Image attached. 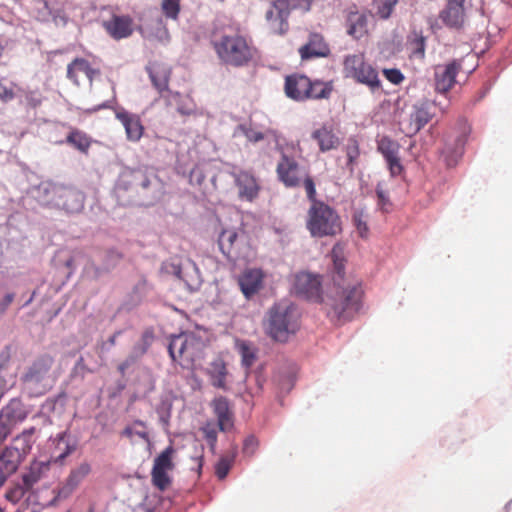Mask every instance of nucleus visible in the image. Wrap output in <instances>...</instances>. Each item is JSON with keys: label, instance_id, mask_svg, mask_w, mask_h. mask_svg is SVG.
Masks as SVG:
<instances>
[{"label": "nucleus", "instance_id": "13", "mask_svg": "<svg viewBox=\"0 0 512 512\" xmlns=\"http://www.w3.org/2000/svg\"><path fill=\"white\" fill-rule=\"evenodd\" d=\"M49 442L52 451L48 461L55 464H63L65 459L74 453L79 445L78 438L72 435L68 428L57 433L54 437H50Z\"/></svg>", "mask_w": 512, "mask_h": 512}, {"label": "nucleus", "instance_id": "22", "mask_svg": "<svg viewBox=\"0 0 512 512\" xmlns=\"http://www.w3.org/2000/svg\"><path fill=\"white\" fill-rule=\"evenodd\" d=\"M310 88V78L306 75H289L285 79V93L295 101H304Z\"/></svg>", "mask_w": 512, "mask_h": 512}, {"label": "nucleus", "instance_id": "61", "mask_svg": "<svg viewBox=\"0 0 512 512\" xmlns=\"http://www.w3.org/2000/svg\"><path fill=\"white\" fill-rule=\"evenodd\" d=\"M397 0H385L378 6L377 14L381 19H388L396 5Z\"/></svg>", "mask_w": 512, "mask_h": 512}, {"label": "nucleus", "instance_id": "51", "mask_svg": "<svg viewBox=\"0 0 512 512\" xmlns=\"http://www.w3.org/2000/svg\"><path fill=\"white\" fill-rule=\"evenodd\" d=\"M299 53L303 60H308L315 57H325L328 54V49L317 50L312 43H307L299 49Z\"/></svg>", "mask_w": 512, "mask_h": 512}, {"label": "nucleus", "instance_id": "23", "mask_svg": "<svg viewBox=\"0 0 512 512\" xmlns=\"http://www.w3.org/2000/svg\"><path fill=\"white\" fill-rule=\"evenodd\" d=\"M50 461H33L29 467L21 475V485L24 489L29 492H33L32 489L49 471Z\"/></svg>", "mask_w": 512, "mask_h": 512}, {"label": "nucleus", "instance_id": "10", "mask_svg": "<svg viewBox=\"0 0 512 512\" xmlns=\"http://www.w3.org/2000/svg\"><path fill=\"white\" fill-rule=\"evenodd\" d=\"M91 471L92 467L88 461H83L72 468L66 479L57 488L53 489L54 497L46 506L54 507L59 501L69 498Z\"/></svg>", "mask_w": 512, "mask_h": 512}, {"label": "nucleus", "instance_id": "20", "mask_svg": "<svg viewBox=\"0 0 512 512\" xmlns=\"http://www.w3.org/2000/svg\"><path fill=\"white\" fill-rule=\"evenodd\" d=\"M213 413L217 417L220 431L226 432L234 426L233 412L229 400L225 396H217L211 402Z\"/></svg>", "mask_w": 512, "mask_h": 512}, {"label": "nucleus", "instance_id": "48", "mask_svg": "<svg viewBox=\"0 0 512 512\" xmlns=\"http://www.w3.org/2000/svg\"><path fill=\"white\" fill-rule=\"evenodd\" d=\"M152 484L160 491H165L171 484L172 479L167 471L152 469Z\"/></svg>", "mask_w": 512, "mask_h": 512}, {"label": "nucleus", "instance_id": "41", "mask_svg": "<svg viewBox=\"0 0 512 512\" xmlns=\"http://www.w3.org/2000/svg\"><path fill=\"white\" fill-rule=\"evenodd\" d=\"M311 88L305 95L306 99H327L332 92V85L330 82H323L320 80L311 81Z\"/></svg>", "mask_w": 512, "mask_h": 512}, {"label": "nucleus", "instance_id": "39", "mask_svg": "<svg viewBox=\"0 0 512 512\" xmlns=\"http://www.w3.org/2000/svg\"><path fill=\"white\" fill-rule=\"evenodd\" d=\"M66 143L82 153H87L91 145V139L83 131L74 129L67 135Z\"/></svg>", "mask_w": 512, "mask_h": 512}, {"label": "nucleus", "instance_id": "18", "mask_svg": "<svg viewBox=\"0 0 512 512\" xmlns=\"http://www.w3.org/2000/svg\"><path fill=\"white\" fill-rule=\"evenodd\" d=\"M463 59H453L444 66L435 69V89L437 92L446 93L456 82V76L462 67Z\"/></svg>", "mask_w": 512, "mask_h": 512}, {"label": "nucleus", "instance_id": "27", "mask_svg": "<svg viewBox=\"0 0 512 512\" xmlns=\"http://www.w3.org/2000/svg\"><path fill=\"white\" fill-rule=\"evenodd\" d=\"M116 118L125 128L127 138L131 141H138L143 135V126L138 116L125 110L118 111Z\"/></svg>", "mask_w": 512, "mask_h": 512}, {"label": "nucleus", "instance_id": "36", "mask_svg": "<svg viewBox=\"0 0 512 512\" xmlns=\"http://www.w3.org/2000/svg\"><path fill=\"white\" fill-rule=\"evenodd\" d=\"M296 373L297 368L295 365L281 368L278 371L274 381L281 393L288 394L293 389L296 382Z\"/></svg>", "mask_w": 512, "mask_h": 512}, {"label": "nucleus", "instance_id": "11", "mask_svg": "<svg viewBox=\"0 0 512 512\" xmlns=\"http://www.w3.org/2000/svg\"><path fill=\"white\" fill-rule=\"evenodd\" d=\"M276 140V150L280 153V161L276 167V173L279 181L286 187L294 188L300 185L301 178L299 177V164L293 156L288 155L284 145L280 143L279 136L274 132Z\"/></svg>", "mask_w": 512, "mask_h": 512}, {"label": "nucleus", "instance_id": "7", "mask_svg": "<svg viewBox=\"0 0 512 512\" xmlns=\"http://www.w3.org/2000/svg\"><path fill=\"white\" fill-rule=\"evenodd\" d=\"M214 49L225 64L241 67L246 65L252 55L244 37L234 34H222L219 39H212Z\"/></svg>", "mask_w": 512, "mask_h": 512}, {"label": "nucleus", "instance_id": "44", "mask_svg": "<svg viewBox=\"0 0 512 512\" xmlns=\"http://www.w3.org/2000/svg\"><path fill=\"white\" fill-rule=\"evenodd\" d=\"M175 452L172 445L166 447L158 456L154 459L152 469L168 471L174 468L172 461L173 453Z\"/></svg>", "mask_w": 512, "mask_h": 512}, {"label": "nucleus", "instance_id": "4", "mask_svg": "<svg viewBox=\"0 0 512 512\" xmlns=\"http://www.w3.org/2000/svg\"><path fill=\"white\" fill-rule=\"evenodd\" d=\"M36 431L35 427L24 429L0 453V488L18 470L21 462L31 452L36 441Z\"/></svg>", "mask_w": 512, "mask_h": 512}, {"label": "nucleus", "instance_id": "16", "mask_svg": "<svg viewBox=\"0 0 512 512\" xmlns=\"http://www.w3.org/2000/svg\"><path fill=\"white\" fill-rule=\"evenodd\" d=\"M466 0H447L445 7L439 12V19L449 29L460 30L465 20L464 3Z\"/></svg>", "mask_w": 512, "mask_h": 512}, {"label": "nucleus", "instance_id": "31", "mask_svg": "<svg viewBox=\"0 0 512 512\" xmlns=\"http://www.w3.org/2000/svg\"><path fill=\"white\" fill-rule=\"evenodd\" d=\"M61 188V185L52 182H41L35 190V197L41 205L54 208Z\"/></svg>", "mask_w": 512, "mask_h": 512}, {"label": "nucleus", "instance_id": "1", "mask_svg": "<svg viewBox=\"0 0 512 512\" xmlns=\"http://www.w3.org/2000/svg\"><path fill=\"white\" fill-rule=\"evenodd\" d=\"M114 192L123 206H153L162 196L157 176L145 168H125L119 175Z\"/></svg>", "mask_w": 512, "mask_h": 512}, {"label": "nucleus", "instance_id": "60", "mask_svg": "<svg viewBox=\"0 0 512 512\" xmlns=\"http://www.w3.org/2000/svg\"><path fill=\"white\" fill-rule=\"evenodd\" d=\"M258 440L254 435L247 436L243 441L242 452L246 456H252L258 447Z\"/></svg>", "mask_w": 512, "mask_h": 512}, {"label": "nucleus", "instance_id": "3", "mask_svg": "<svg viewBox=\"0 0 512 512\" xmlns=\"http://www.w3.org/2000/svg\"><path fill=\"white\" fill-rule=\"evenodd\" d=\"M298 317L297 308L293 303L277 302L267 312L265 331L273 340L286 342L289 336L299 329Z\"/></svg>", "mask_w": 512, "mask_h": 512}, {"label": "nucleus", "instance_id": "58", "mask_svg": "<svg viewBox=\"0 0 512 512\" xmlns=\"http://www.w3.org/2000/svg\"><path fill=\"white\" fill-rule=\"evenodd\" d=\"M303 184L306 190L307 198L311 202V204H314V202H322L321 200L316 199V187L312 177L306 175Z\"/></svg>", "mask_w": 512, "mask_h": 512}, {"label": "nucleus", "instance_id": "57", "mask_svg": "<svg viewBox=\"0 0 512 512\" xmlns=\"http://www.w3.org/2000/svg\"><path fill=\"white\" fill-rule=\"evenodd\" d=\"M158 415H166V418L171 417L172 401L167 395H161L160 402L156 407Z\"/></svg>", "mask_w": 512, "mask_h": 512}, {"label": "nucleus", "instance_id": "26", "mask_svg": "<svg viewBox=\"0 0 512 512\" xmlns=\"http://www.w3.org/2000/svg\"><path fill=\"white\" fill-rule=\"evenodd\" d=\"M153 290L154 285L142 275L133 286L132 291L129 294V299L124 303V307L128 311L134 309L139 306Z\"/></svg>", "mask_w": 512, "mask_h": 512}, {"label": "nucleus", "instance_id": "6", "mask_svg": "<svg viewBox=\"0 0 512 512\" xmlns=\"http://www.w3.org/2000/svg\"><path fill=\"white\" fill-rule=\"evenodd\" d=\"M306 228L313 238L331 237L342 231V223L337 211L325 202L311 204Z\"/></svg>", "mask_w": 512, "mask_h": 512}, {"label": "nucleus", "instance_id": "5", "mask_svg": "<svg viewBox=\"0 0 512 512\" xmlns=\"http://www.w3.org/2000/svg\"><path fill=\"white\" fill-rule=\"evenodd\" d=\"M54 361L53 356L44 353L37 356L25 368L20 376V382L29 397H41L52 389L53 381L50 380V371Z\"/></svg>", "mask_w": 512, "mask_h": 512}, {"label": "nucleus", "instance_id": "53", "mask_svg": "<svg viewBox=\"0 0 512 512\" xmlns=\"http://www.w3.org/2000/svg\"><path fill=\"white\" fill-rule=\"evenodd\" d=\"M241 363L246 369L250 368L256 359L254 350L245 342L240 345Z\"/></svg>", "mask_w": 512, "mask_h": 512}, {"label": "nucleus", "instance_id": "38", "mask_svg": "<svg viewBox=\"0 0 512 512\" xmlns=\"http://www.w3.org/2000/svg\"><path fill=\"white\" fill-rule=\"evenodd\" d=\"M122 253L117 249H108L103 257L102 264L100 266H94V273L97 278L101 277L113 270L122 260Z\"/></svg>", "mask_w": 512, "mask_h": 512}, {"label": "nucleus", "instance_id": "17", "mask_svg": "<svg viewBox=\"0 0 512 512\" xmlns=\"http://www.w3.org/2000/svg\"><path fill=\"white\" fill-rule=\"evenodd\" d=\"M59 191V198H57L54 208L63 210L68 214L79 213L83 210L85 195L82 191L66 186H62Z\"/></svg>", "mask_w": 512, "mask_h": 512}, {"label": "nucleus", "instance_id": "21", "mask_svg": "<svg viewBox=\"0 0 512 512\" xmlns=\"http://www.w3.org/2000/svg\"><path fill=\"white\" fill-rule=\"evenodd\" d=\"M133 21L127 15H113L109 21L104 23V27L109 35L115 40L128 38L133 33Z\"/></svg>", "mask_w": 512, "mask_h": 512}, {"label": "nucleus", "instance_id": "12", "mask_svg": "<svg viewBox=\"0 0 512 512\" xmlns=\"http://www.w3.org/2000/svg\"><path fill=\"white\" fill-rule=\"evenodd\" d=\"M292 292L299 298L312 301L324 302L327 305V299L322 298L321 281L318 276L308 272L297 273L292 284Z\"/></svg>", "mask_w": 512, "mask_h": 512}, {"label": "nucleus", "instance_id": "14", "mask_svg": "<svg viewBox=\"0 0 512 512\" xmlns=\"http://www.w3.org/2000/svg\"><path fill=\"white\" fill-rule=\"evenodd\" d=\"M229 175L234 179L240 199L252 202L258 197L260 186L253 173L233 168V170L229 172Z\"/></svg>", "mask_w": 512, "mask_h": 512}, {"label": "nucleus", "instance_id": "40", "mask_svg": "<svg viewBox=\"0 0 512 512\" xmlns=\"http://www.w3.org/2000/svg\"><path fill=\"white\" fill-rule=\"evenodd\" d=\"M238 233L234 229H224L218 237V246L226 258H230Z\"/></svg>", "mask_w": 512, "mask_h": 512}, {"label": "nucleus", "instance_id": "56", "mask_svg": "<svg viewBox=\"0 0 512 512\" xmlns=\"http://www.w3.org/2000/svg\"><path fill=\"white\" fill-rule=\"evenodd\" d=\"M36 498L37 495L35 493H30L23 501L21 507L18 508L15 512H25L27 510L30 512H39L40 506L39 503H37Z\"/></svg>", "mask_w": 512, "mask_h": 512}, {"label": "nucleus", "instance_id": "43", "mask_svg": "<svg viewBox=\"0 0 512 512\" xmlns=\"http://www.w3.org/2000/svg\"><path fill=\"white\" fill-rule=\"evenodd\" d=\"M347 33L355 39H359L364 33L367 24L366 17L364 15H358L357 13L351 14L348 17Z\"/></svg>", "mask_w": 512, "mask_h": 512}, {"label": "nucleus", "instance_id": "52", "mask_svg": "<svg viewBox=\"0 0 512 512\" xmlns=\"http://www.w3.org/2000/svg\"><path fill=\"white\" fill-rule=\"evenodd\" d=\"M162 10L167 18L176 20L180 12V0H163Z\"/></svg>", "mask_w": 512, "mask_h": 512}, {"label": "nucleus", "instance_id": "2", "mask_svg": "<svg viewBox=\"0 0 512 512\" xmlns=\"http://www.w3.org/2000/svg\"><path fill=\"white\" fill-rule=\"evenodd\" d=\"M345 275L344 259L333 258L332 280L335 286L333 294L327 296L330 307L328 315L339 321L350 320L362 307L364 291L360 283L343 285Z\"/></svg>", "mask_w": 512, "mask_h": 512}, {"label": "nucleus", "instance_id": "55", "mask_svg": "<svg viewBox=\"0 0 512 512\" xmlns=\"http://www.w3.org/2000/svg\"><path fill=\"white\" fill-rule=\"evenodd\" d=\"M410 45L415 56L421 58L425 56L426 38L421 33L414 32V38L411 40Z\"/></svg>", "mask_w": 512, "mask_h": 512}, {"label": "nucleus", "instance_id": "29", "mask_svg": "<svg viewBox=\"0 0 512 512\" xmlns=\"http://www.w3.org/2000/svg\"><path fill=\"white\" fill-rule=\"evenodd\" d=\"M0 414L3 418H6L15 425L27 418L28 410L22 400L16 397L12 398L4 407H2Z\"/></svg>", "mask_w": 512, "mask_h": 512}, {"label": "nucleus", "instance_id": "32", "mask_svg": "<svg viewBox=\"0 0 512 512\" xmlns=\"http://www.w3.org/2000/svg\"><path fill=\"white\" fill-rule=\"evenodd\" d=\"M207 374L209 376L210 384L218 389L224 391L228 390L226 385V376L228 374L225 362L218 358L213 360L207 368Z\"/></svg>", "mask_w": 512, "mask_h": 512}, {"label": "nucleus", "instance_id": "46", "mask_svg": "<svg viewBox=\"0 0 512 512\" xmlns=\"http://www.w3.org/2000/svg\"><path fill=\"white\" fill-rule=\"evenodd\" d=\"M244 136L249 142L257 143L264 139V134L252 129L250 124L241 123L237 125L233 132V137Z\"/></svg>", "mask_w": 512, "mask_h": 512}, {"label": "nucleus", "instance_id": "30", "mask_svg": "<svg viewBox=\"0 0 512 512\" xmlns=\"http://www.w3.org/2000/svg\"><path fill=\"white\" fill-rule=\"evenodd\" d=\"M68 401L66 391L62 390L58 394L46 398L41 404L40 411L44 415L62 416L65 412Z\"/></svg>", "mask_w": 512, "mask_h": 512}, {"label": "nucleus", "instance_id": "34", "mask_svg": "<svg viewBox=\"0 0 512 512\" xmlns=\"http://www.w3.org/2000/svg\"><path fill=\"white\" fill-rule=\"evenodd\" d=\"M262 284L260 271L250 270L239 278V286L244 296L249 299L258 292Z\"/></svg>", "mask_w": 512, "mask_h": 512}, {"label": "nucleus", "instance_id": "24", "mask_svg": "<svg viewBox=\"0 0 512 512\" xmlns=\"http://www.w3.org/2000/svg\"><path fill=\"white\" fill-rule=\"evenodd\" d=\"M146 71L153 87L160 93L161 97L169 91L170 70L158 64L146 66Z\"/></svg>", "mask_w": 512, "mask_h": 512}, {"label": "nucleus", "instance_id": "62", "mask_svg": "<svg viewBox=\"0 0 512 512\" xmlns=\"http://www.w3.org/2000/svg\"><path fill=\"white\" fill-rule=\"evenodd\" d=\"M88 372L89 369L84 362V358L83 356H80L76 361L74 367L72 368L71 376L74 378L80 377L81 379H83Z\"/></svg>", "mask_w": 512, "mask_h": 512}, {"label": "nucleus", "instance_id": "25", "mask_svg": "<svg viewBox=\"0 0 512 512\" xmlns=\"http://www.w3.org/2000/svg\"><path fill=\"white\" fill-rule=\"evenodd\" d=\"M163 98L168 106H175L177 112L181 115L189 116L196 112V104L187 94H181L170 90Z\"/></svg>", "mask_w": 512, "mask_h": 512}, {"label": "nucleus", "instance_id": "15", "mask_svg": "<svg viewBox=\"0 0 512 512\" xmlns=\"http://www.w3.org/2000/svg\"><path fill=\"white\" fill-rule=\"evenodd\" d=\"M436 104L427 99L417 101L409 117V131L411 134L418 133L434 116Z\"/></svg>", "mask_w": 512, "mask_h": 512}, {"label": "nucleus", "instance_id": "19", "mask_svg": "<svg viewBox=\"0 0 512 512\" xmlns=\"http://www.w3.org/2000/svg\"><path fill=\"white\" fill-rule=\"evenodd\" d=\"M377 144L378 151L385 159L391 175H399L403 170V166L400 163V158L398 156L400 148L398 142L388 136H383L378 140Z\"/></svg>", "mask_w": 512, "mask_h": 512}, {"label": "nucleus", "instance_id": "50", "mask_svg": "<svg viewBox=\"0 0 512 512\" xmlns=\"http://www.w3.org/2000/svg\"><path fill=\"white\" fill-rule=\"evenodd\" d=\"M139 385L142 389V398L146 400L156 389V378L150 371H148L143 376Z\"/></svg>", "mask_w": 512, "mask_h": 512}, {"label": "nucleus", "instance_id": "9", "mask_svg": "<svg viewBox=\"0 0 512 512\" xmlns=\"http://www.w3.org/2000/svg\"><path fill=\"white\" fill-rule=\"evenodd\" d=\"M137 31L143 38L157 40L161 43L170 41V34L164 23L163 16L157 8L144 10L139 17Z\"/></svg>", "mask_w": 512, "mask_h": 512}, {"label": "nucleus", "instance_id": "47", "mask_svg": "<svg viewBox=\"0 0 512 512\" xmlns=\"http://www.w3.org/2000/svg\"><path fill=\"white\" fill-rule=\"evenodd\" d=\"M237 452H238V448H237V446H235L233 448L230 458L223 456L217 461V463L215 465V474L220 480H223L227 477V475L232 467V464L237 456Z\"/></svg>", "mask_w": 512, "mask_h": 512}, {"label": "nucleus", "instance_id": "42", "mask_svg": "<svg viewBox=\"0 0 512 512\" xmlns=\"http://www.w3.org/2000/svg\"><path fill=\"white\" fill-rule=\"evenodd\" d=\"M183 282L190 292H196L200 289L202 280L198 267L195 263H190L185 268V278Z\"/></svg>", "mask_w": 512, "mask_h": 512}, {"label": "nucleus", "instance_id": "64", "mask_svg": "<svg viewBox=\"0 0 512 512\" xmlns=\"http://www.w3.org/2000/svg\"><path fill=\"white\" fill-rule=\"evenodd\" d=\"M14 424L3 418L0 414V443L3 442L11 433Z\"/></svg>", "mask_w": 512, "mask_h": 512}, {"label": "nucleus", "instance_id": "63", "mask_svg": "<svg viewBox=\"0 0 512 512\" xmlns=\"http://www.w3.org/2000/svg\"><path fill=\"white\" fill-rule=\"evenodd\" d=\"M383 74L392 84H400L404 80V75L397 68L384 69Z\"/></svg>", "mask_w": 512, "mask_h": 512}, {"label": "nucleus", "instance_id": "37", "mask_svg": "<svg viewBox=\"0 0 512 512\" xmlns=\"http://www.w3.org/2000/svg\"><path fill=\"white\" fill-rule=\"evenodd\" d=\"M154 340V333L152 329H146L138 342H136L129 355L127 356L132 362L137 363L149 350Z\"/></svg>", "mask_w": 512, "mask_h": 512}, {"label": "nucleus", "instance_id": "28", "mask_svg": "<svg viewBox=\"0 0 512 512\" xmlns=\"http://www.w3.org/2000/svg\"><path fill=\"white\" fill-rule=\"evenodd\" d=\"M311 138L317 141L319 150L323 153L336 149L340 144L339 138L333 132L332 127L326 124L314 130Z\"/></svg>", "mask_w": 512, "mask_h": 512}, {"label": "nucleus", "instance_id": "35", "mask_svg": "<svg viewBox=\"0 0 512 512\" xmlns=\"http://www.w3.org/2000/svg\"><path fill=\"white\" fill-rule=\"evenodd\" d=\"M273 8L276 10L275 22L277 23V25L273 26V29L278 34H284L288 31V18L293 10L287 0L273 2Z\"/></svg>", "mask_w": 512, "mask_h": 512}, {"label": "nucleus", "instance_id": "33", "mask_svg": "<svg viewBox=\"0 0 512 512\" xmlns=\"http://www.w3.org/2000/svg\"><path fill=\"white\" fill-rule=\"evenodd\" d=\"M195 340L193 333H181L178 335H171L167 346L168 353L172 361H176L188 349L189 343Z\"/></svg>", "mask_w": 512, "mask_h": 512}, {"label": "nucleus", "instance_id": "59", "mask_svg": "<svg viewBox=\"0 0 512 512\" xmlns=\"http://www.w3.org/2000/svg\"><path fill=\"white\" fill-rule=\"evenodd\" d=\"M27 489H24L22 485H18L15 488L11 489L7 492L6 497L9 501L13 503L19 502L21 499L25 497L26 494H30Z\"/></svg>", "mask_w": 512, "mask_h": 512}, {"label": "nucleus", "instance_id": "54", "mask_svg": "<svg viewBox=\"0 0 512 512\" xmlns=\"http://www.w3.org/2000/svg\"><path fill=\"white\" fill-rule=\"evenodd\" d=\"M74 64L77 65V71L83 72L90 82H92L94 76L99 73V71L94 69L89 61L84 58H75Z\"/></svg>", "mask_w": 512, "mask_h": 512}, {"label": "nucleus", "instance_id": "8", "mask_svg": "<svg viewBox=\"0 0 512 512\" xmlns=\"http://www.w3.org/2000/svg\"><path fill=\"white\" fill-rule=\"evenodd\" d=\"M344 68L347 76L355 79L358 83L366 85L372 92L381 87L378 72L372 65L365 62L363 55H348L344 60Z\"/></svg>", "mask_w": 512, "mask_h": 512}, {"label": "nucleus", "instance_id": "49", "mask_svg": "<svg viewBox=\"0 0 512 512\" xmlns=\"http://www.w3.org/2000/svg\"><path fill=\"white\" fill-rule=\"evenodd\" d=\"M200 431L204 434V438L210 450L214 453L217 443V430L215 425L208 422L200 428Z\"/></svg>", "mask_w": 512, "mask_h": 512}, {"label": "nucleus", "instance_id": "45", "mask_svg": "<svg viewBox=\"0 0 512 512\" xmlns=\"http://www.w3.org/2000/svg\"><path fill=\"white\" fill-rule=\"evenodd\" d=\"M467 140L466 133H462L455 140V147L452 149L450 147H446V161L448 166H453L456 164L457 159L460 158L463 154L464 146Z\"/></svg>", "mask_w": 512, "mask_h": 512}]
</instances>
